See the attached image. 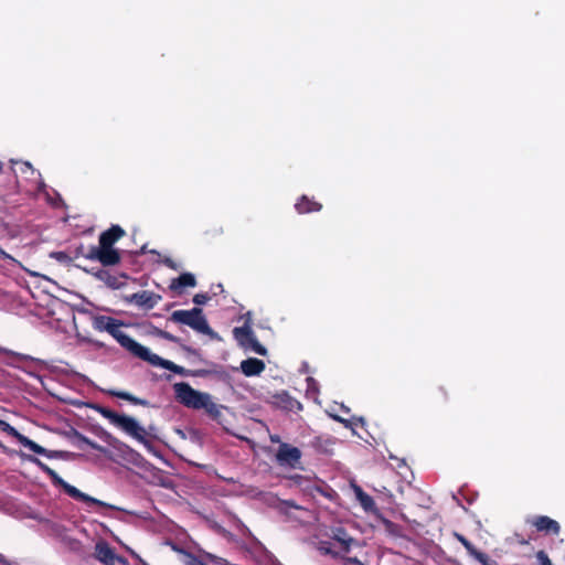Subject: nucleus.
<instances>
[{
    "mask_svg": "<svg viewBox=\"0 0 565 565\" xmlns=\"http://www.w3.org/2000/svg\"><path fill=\"white\" fill-rule=\"evenodd\" d=\"M171 321L182 323L194 331L209 335L212 339L217 338V333L210 327L203 310L199 307L192 308L191 310H175L171 313Z\"/></svg>",
    "mask_w": 565,
    "mask_h": 565,
    "instance_id": "423d86ee",
    "label": "nucleus"
},
{
    "mask_svg": "<svg viewBox=\"0 0 565 565\" xmlns=\"http://www.w3.org/2000/svg\"><path fill=\"white\" fill-rule=\"evenodd\" d=\"M184 350L189 351V352H192V350L188 347H184Z\"/></svg>",
    "mask_w": 565,
    "mask_h": 565,
    "instance_id": "37998d69",
    "label": "nucleus"
},
{
    "mask_svg": "<svg viewBox=\"0 0 565 565\" xmlns=\"http://www.w3.org/2000/svg\"><path fill=\"white\" fill-rule=\"evenodd\" d=\"M356 497L360 501L361 507L364 509V511L375 512L377 510L373 498L371 495H369L367 493H365L364 491H362L361 489L358 490Z\"/></svg>",
    "mask_w": 565,
    "mask_h": 565,
    "instance_id": "412c9836",
    "label": "nucleus"
},
{
    "mask_svg": "<svg viewBox=\"0 0 565 565\" xmlns=\"http://www.w3.org/2000/svg\"><path fill=\"white\" fill-rule=\"evenodd\" d=\"M51 256L60 262H65L68 259V256L65 252H54Z\"/></svg>",
    "mask_w": 565,
    "mask_h": 565,
    "instance_id": "f704fd0d",
    "label": "nucleus"
},
{
    "mask_svg": "<svg viewBox=\"0 0 565 565\" xmlns=\"http://www.w3.org/2000/svg\"><path fill=\"white\" fill-rule=\"evenodd\" d=\"M0 353H2V354H7V355H9V354H13V352H11L10 350L4 349V348H2V347H0Z\"/></svg>",
    "mask_w": 565,
    "mask_h": 565,
    "instance_id": "58836bf2",
    "label": "nucleus"
},
{
    "mask_svg": "<svg viewBox=\"0 0 565 565\" xmlns=\"http://www.w3.org/2000/svg\"><path fill=\"white\" fill-rule=\"evenodd\" d=\"M124 322L108 316H96L93 319V328L99 332H108L124 349L134 356L140 348V343L121 331Z\"/></svg>",
    "mask_w": 565,
    "mask_h": 565,
    "instance_id": "7ed1b4c3",
    "label": "nucleus"
},
{
    "mask_svg": "<svg viewBox=\"0 0 565 565\" xmlns=\"http://www.w3.org/2000/svg\"><path fill=\"white\" fill-rule=\"evenodd\" d=\"M332 417H333V419H334V420H337V422H339V423L344 424V425H345V427H348V426H349L348 420H345V419L341 418L340 416L334 415V416H332Z\"/></svg>",
    "mask_w": 565,
    "mask_h": 565,
    "instance_id": "4c0bfd02",
    "label": "nucleus"
},
{
    "mask_svg": "<svg viewBox=\"0 0 565 565\" xmlns=\"http://www.w3.org/2000/svg\"><path fill=\"white\" fill-rule=\"evenodd\" d=\"M196 279L191 273H183L178 278L172 279L169 288L173 291L181 294L183 288L195 287Z\"/></svg>",
    "mask_w": 565,
    "mask_h": 565,
    "instance_id": "6ab92c4d",
    "label": "nucleus"
},
{
    "mask_svg": "<svg viewBox=\"0 0 565 565\" xmlns=\"http://www.w3.org/2000/svg\"><path fill=\"white\" fill-rule=\"evenodd\" d=\"M163 265L173 269V270H178L179 266L177 265V263L170 258V257H166L163 260H162Z\"/></svg>",
    "mask_w": 565,
    "mask_h": 565,
    "instance_id": "72a5a7b5",
    "label": "nucleus"
},
{
    "mask_svg": "<svg viewBox=\"0 0 565 565\" xmlns=\"http://www.w3.org/2000/svg\"><path fill=\"white\" fill-rule=\"evenodd\" d=\"M270 440L273 443H278L279 441V437L278 436H270Z\"/></svg>",
    "mask_w": 565,
    "mask_h": 565,
    "instance_id": "a19ab883",
    "label": "nucleus"
},
{
    "mask_svg": "<svg viewBox=\"0 0 565 565\" xmlns=\"http://www.w3.org/2000/svg\"><path fill=\"white\" fill-rule=\"evenodd\" d=\"M182 563L184 565H206L192 553H184V557H182Z\"/></svg>",
    "mask_w": 565,
    "mask_h": 565,
    "instance_id": "c85d7f7f",
    "label": "nucleus"
},
{
    "mask_svg": "<svg viewBox=\"0 0 565 565\" xmlns=\"http://www.w3.org/2000/svg\"><path fill=\"white\" fill-rule=\"evenodd\" d=\"M161 300V296L149 290H141L135 292L130 296V301L139 307H142L147 310L154 308L159 301Z\"/></svg>",
    "mask_w": 565,
    "mask_h": 565,
    "instance_id": "4468645a",
    "label": "nucleus"
},
{
    "mask_svg": "<svg viewBox=\"0 0 565 565\" xmlns=\"http://www.w3.org/2000/svg\"><path fill=\"white\" fill-rule=\"evenodd\" d=\"M0 425L2 426V430L3 431H6L7 434H9L13 438H15L19 444H21L22 446H24L29 450L33 451L34 454L43 455V456H46L47 458L56 457V455H57L56 451H51V450L45 449L44 447H42L39 444H36L35 441L31 440L30 438H28L23 434L19 433L10 424L1 420Z\"/></svg>",
    "mask_w": 565,
    "mask_h": 565,
    "instance_id": "9b49d317",
    "label": "nucleus"
},
{
    "mask_svg": "<svg viewBox=\"0 0 565 565\" xmlns=\"http://www.w3.org/2000/svg\"><path fill=\"white\" fill-rule=\"evenodd\" d=\"M454 536L458 542H460L463 545V547L466 548L470 556H473L478 552L475 545L462 534L456 532Z\"/></svg>",
    "mask_w": 565,
    "mask_h": 565,
    "instance_id": "b1692460",
    "label": "nucleus"
},
{
    "mask_svg": "<svg viewBox=\"0 0 565 565\" xmlns=\"http://www.w3.org/2000/svg\"><path fill=\"white\" fill-rule=\"evenodd\" d=\"M175 399L183 406L192 409H204L217 423H221L222 411L226 407L213 402L209 393L194 390L189 383L173 384Z\"/></svg>",
    "mask_w": 565,
    "mask_h": 565,
    "instance_id": "f257e3e1",
    "label": "nucleus"
},
{
    "mask_svg": "<svg viewBox=\"0 0 565 565\" xmlns=\"http://www.w3.org/2000/svg\"><path fill=\"white\" fill-rule=\"evenodd\" d=\"M301 450L287 443H280L275 455L276 462L279 466L289 467L291 469L301 468Z\"/></svg>",
    "mask_w": 565,
    "mask_h": 565,
    "instance_id": "9d476101",
    "label": "nucleus"
},
{
    "mask_svg": "<svg viewBox=\"0 0 565 565\" xmlns=\"http://www.w3.org/2000/svg\"><path fill=\"white\" fill-rule=\"evenodd\" d=\"M535 558H536V563L534 565H553L547 553L543 550L536 552Z\"/></svg>",
    "mask_w": 565,
    "mask_h": 565,
    "instance_id": "cd10ccee",
    "label": "nucleus"
},
{
    "mask_svg": "<svg viewBox=\"0 0 565 565\" xmlns=\"http://www.w3.org/2000/svg\"><path fill=\"white\" fill-rule=\"evenodd\" d=\"M168 545L171 546V548L177 552V553H180L182 555V557H184V553H188L184 548L182 547H179L175 543H173L172 541H169L167 543Z\"/></svg>",
    "mask_w": 565,
    "mask_h": 565,
    "instance_id": "e433bc0d",
    "label": "nucleus"
},
{
    "mask_svg": "<svg viewBox=\"0 0 565 565\" xmlns=\"http://www.w3.org/2000/svg\"><path fill=\"white\" fill-rule=\"evenodd\" d=\"M209 299H210V297L207 296V294H196L193 297V302L198 306H202V305H205Z\"/></svg>",
    "mask_w": 565,
    "mask_h": 565,
    "instance_id": "2f4dec72",
    "label": "nucleus"
},
{
    "mask_svg": "<svg viewBox=\"0 0 565 565\" xmlns=\"http://www.w3.org/2000/svg\"><path fill=\"white\" fill-rule=\"evenodd\" d=\"M482 565H498L494 559H491L486 553L478 551L473 556Z\"/></svg>",
    "mask_w": 565,
    "mask_h": 565,
    "instance_id": "bb28decb",
    "label": "nucleus"
},
{
    "mask_svg": "<svg viewBox=\"0 0 565 565\" xmlns=\"http://www.w3.org/2000/svg\"><path fill=\"white\" fill-rule=\"evenodd\" d=\"M278 508L282 512H287L289 509H296V510H301L302 509L300 505H298L292 500H282V501H280Z\"/></svg>",
    "mask_w": 565,
    "mask_h": 565,
    "instance_id": "c756f323",
    "label": "nucleus"
},
{
    "mask_svg": "<svg viewBox=\"0 0 565 565\" xmlns=\"http://www.w3.org/2000/svg\"><path fill=\"white\" fill-rule=\"evenodd\" d=\"M381 523L384 530L393 536L401 537L403 536V527L399 524L392 522L388 519L381 518Z\"/></svg>",
    "mask_w": 565,
    "mask_h": 565,
    "instance_id": "4be33fe9",
    "label": "nucleus"
},
{
    "mask_svg": "<svg viewBox=\"0 0 565 565\" xmlns=\"http://www.w3.org/2000/svg\"><path fill=\"white\" fill-rule=\"evenodd\" d=\"M324 536L332 540L338 545V550L342 554L349 553L352 545L356 542L343 526H332L324 532Z\"/></svg>",
    "mask_w": 565,
    "mask_h": 565,
    "instance_id": "f8f14e48",
    "label": "nucleus"
},
{
    "mask_svg": "<svg viewBox=\"0 0 565 565\" xmlns=\"http://www.w3.org/2000/svg\"><path fill=\"white\" fill-rule=\"evenodd\" d=\"M81 440L85 443L87 446H89L92 449L98 450V451H105V448L95 443L94 440H90L89 438L81 435Z\"/></svg>",
    "mask_w": 565,
    "mask_h": 565,
    "instance_id": "7c9ffc66",
    "label": "nucleus"
},
{
    "mask_svg": "<svg viewBox=\"0 0 565 565\" xmlns=\"http://www.w3.org/2000/svg\"><path fill=\"white\" fill-rule=\"evenodd\" d=\"M454 536L458 542H460L463 545V547L466 548L470 556H473L478 552L475 545L462 534L456 532Z\"/></svg>",
    "mask_w": 565,
    "mask_h": 565,
    "instance_id": "5701e85b",
    "label": "nucleus"
},
{
    "mask_svg": "<svg viewBox=\"0 0 565 565\" xmlns=\"http://www.w3.org/2000/svg\"><path fill=\"white\" fill-rule=\"evenodd\" d=\"M93 408L97 411L104 418L108 419L113 425L120 428L129 436L145 445L149 444L147 440L146 429L141 427L135 418L124 414H118L115 411L100 405H95Z\"/></svg>",
    "mask_w": 565,
    "mask_h": 565,
    "instance_id": "39448f33",
    "label": "nucleus"
},
{
    "mask_svg": "<svg viewBox=\"0 0 565 565\" xmlns=\"http://www.w3.org/2000/svg\"><path fill=\"white\" fill-rule=\"evenodd\" d=\"M295 209L299 214H307L312 212H319L322 209V204L315 201L312 198L302 195L295 204Z\"/></svg>",
    "mask_w": 565,
    "mask_h": 565,
    "instance_id": "a211bd4d",
    "label": "nucleus"
},
{
    "mask_svg": "<svg viewBox=\"0 0 565 565\" xmlns=\"http://www.w3.org/2000/svg\"><path fill=\"white\" fill-rule=\"evenodd\" d=\"M125 236V231L119 225H111L99 235V245L90 246L85 258L98 260L103 266H114L120 263V254L114 248V244Z\"/></svg>",
    "mask_w": 565,
    "mask_h": 565,
    "instance_id": "f03ea898",
    "label": "nucleus"
},
{
    "mask_svg": "<svg viewBox=\"0 0 565 565\" xmlns=\"http://www.w3.org/2000/svg\"><path fill=\"white\" fill-rule=\"evenodd\" d=\"M78 255H83L85 257L86 254L83 253V246H81L76 249V256H78Z\"/></svg>",
    "mask_w": 565,
    "mask_h": 565,
    "instance_id": "ea45409f",
    "label": "nucleus"
},
{
    "mask_svg": "<svg viewBox=\"0 0 565 565\" xmlns=\"http://www.w3.org/2000/svg\"><path fill=\"white\" fill-rule=\"evenodd\" d=\"M93 557L103 565H129L128 559L118 555L115 548L105 540L96 542Z\"/></svg>",
    "mask_w": 565,
    "mask_h": 565,
    "instance_id": "6e6552de",
    "label": "nucleus"
},
{
    "mask_svg": "<svg viewBox=\"0 0 565 565\" xmlns=\"http://www.w3.org/2000/svg\"><path fill=\"white\" fill-rule=\"evenodd\" d=\"M265 363L256 358H248L241 362V370L246 376L259 375L265 370Z\"/></svg>",
    "mask_w": 565,
    "mask_h": 565,
    "instance_id": "f3484780",
    "label": "nucleus"
},
{
    "mask_svg": "<svg viewBox=\"0 0 565 565\" xmlns=\"http://www.w3.org/2000/svg\"><path fill=\"white\" fill-rule=\"evenodd\" d=\"M31 460L41 469L42 472H44L50 478L53 486L63 489V491L67 495H70L72 499L87 503V504H94V505H98L102 508L115 509V507H113L102 500H98L96 498H93V497L82 492L76 487L67 483L57 475V472L55 470H53L51 467H49L46 463H44L40 459L31 458Z\"/></svg>",
    "mask_w": 565,
    "mask_h": 565,
    "instance_id": "20e7f679",
    "label": "nucleus"
},
{
    "mask_svg": "<svg viewBox=\"0 0 565 565\" xmlns=\"http://www.w3.org/2000/svg\"><path fill=\"white\" fill-rule=\"evenodd\" d=\"M519 542H520V544L525 545V544H529V542H530V541H529V540H523V539H522V540H520Z\"/></svg>",
    "mask_w": 565,
    "mask_h": 565,
    "instance_id": "79ce46f5",
    "label": "nucleus"
},
{
    "mask_svg": "<svg viewBox=\"0 0 565 565\" xmlns=\"http://www.w3.org/2000/svg\"><path fill=\"white\" fill-rule=\"evenodd\" d=\"M340 558L342 559L343 565H365L356 557H345V556L341 555Z\"/></svg>",
    "mask_w": 565,
    "mask_h": 565,
    "instance_id": "473e14b6",
    "label": "nucleus"
},
{
    "mask_svg": "<svg viewBox=\"0 0 565 565\" xmlns=\"http://www.w3.org/2000/svg\"><path fill=\"white\" fill-rule=\"evenodd\" d=\"M435 399L438 403H446L449 401V393L445 386L440 385L436 388Z\"/></svg>",
    "mask_w": 565,
    "mask_h": 565,
    "instance_id": "a878e982",
    "label": "nucleus"
},
{
    "mask_svg": "<svg viewBox=\"0 0 565 565\" xmlns=\"http://www.w3.org/2000/svg\"><path fill=\"white\" fill-rule=\"evenodd\" d=\"M274 398L276 404L285 411L297 413L302 409V404L286 391L277 393Z\"/></svg>",
    "mask_w": 565,
    "mask_h": 565,
    "instance_id": "dca6fc26",
    "label": "nucleus"
},
{
    "mask_svg": "<svg viewBox=\"0 0 565 565\" xmlns=\"http://www.w3.org/2000/svg\"><path fill=\"white\" fill-rule=\"evenodd\" d=\"M526 522L535 527L537 532H541L544 535L556 536L561 532L559 523L546 515H536L532 519H529Z\"/></svg>",
    "mask_w": 565,
    "mask_h": 565,
    "instance_id": "ddd939ff",
    "label": "nucleus"
},
{
    "mask_svg": "<svg viewBox=\"0 0 565 565\" xmlns=\"http://www.w3.org/2000/svg\"><path fill=\"white\" fill-rule=\"evenodd\" d=\"M233 334L238 344L245 350H252L255 353L265 356L267 349L259 343L252 328L246 323L243 327H236Z\"/></svg>",
    "mask_w": 565,
    "mask_h": 565,
    "instance_id": "0eeeda50",
    "label": "nucleus"
},
{
    "mask_svg": "<svg viewBox=\"0 0 565 565\" xmlns=\"http://www.w3.org/2000/svg\"><path fill=\"white\" fill-rule=\"evenodd\" d=\"M156 335H158L159 338L163 339V340H167V341H170V342H173V343H177V344H181V339L173 335L172 333L168 332V331H164V330H161V329H156Z\"/></svg>",
    "mask_w": 565,
    "mask_h": 565,
    "instance_id": "393cba45",
    "label": "nucleus"
},
{
    "mask_svg": "<svg viewBox=\"0 0 565 565\" xmlns=\"http://www.w3.org/2000/svg\"><path fill=\"white\" fill-rule=\"evenodd\" d=\"M108 394L111 396H115L117 398L125 399L134 405H140V406H145V407L149 406V402L147 399L137 397V396H135L128 392H125V391L110 390V391H108Z\"/></svg>",
    "mask_w": 565,
    "mask_h": 565,
    "instance_id": "aec40b11",
    "label": "nucleus"
},
{
    "mask_svg": "<svg viewBox=\"0 0 565 565\" xmlns=\"http://www.w3.org/2000/svg\"><path fill=\"white\" fill-rule=\"evenodd\" d=\"M135 356L150 363L151 365L161 366L166 370H169L178 375L188 376L190 374L189 370L173 363L172 361L164 360L161 356L151 353L149 349L143 345H140Z\"/></svg>",
    "mask_w": 565,
    "mask_h": 565,
    "instance_id": "1a4fd4ad",
    "label": "nucleus"
},
{
    "mask_svg": "<svg viewBox=\"0 0 565 565\" xmlns=\"http://www.w3.org/2000/svg\"><path fill=\"white\" fill-rule=\"evenodd\" d=\"M316 550L321 555H329L332 558H340L342 553L338 550V545L330 539L324 536V533H320L317 536V542L315 544Z\"/></svg>",
    "mask_w": 565,
    "mask_h": 565,
    "instance_id": "2eb2a0df",
    "label": "nucleus"
},
{
    "mask_svg": "<svg viewBox=\"0 0 565 565\" xmlns=\"http://www.w3.org/2000/svg\"><path fill=\"white\" fill-rule=\"evenodd\" d=\"M96 276L99 278V279H105V276H107V282L110 285V286H114V282L110 281V278L111 276L108 274V271L106 270H98L96 273Z\"/></svg>",
    "mask_w": 565,
    "mask_h": 565,
    "instance_id": "c9c22d12",
    "label": "nucleus"
}]
</instances>
